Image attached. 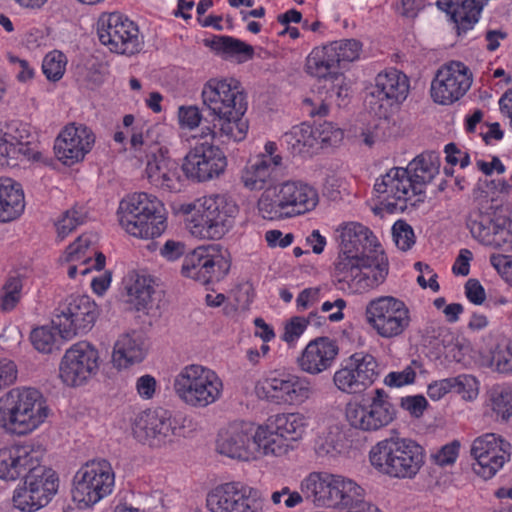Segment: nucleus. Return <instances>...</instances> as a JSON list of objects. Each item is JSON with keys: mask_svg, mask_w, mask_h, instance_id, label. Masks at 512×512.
<instances>
[{"mask_svg": "<svg viewBox=\"0 0 512 512\" xmlns=\"http://www.w3.org/2000/svg\"><path fill=\"white\" fill-rule=\"evenodd\" d=\"M45 447L35 441H17L0 447V480L14 483L11 504L19 512H37L58 494L60 478L43 465Z\"/></svg>", "mask_w": 512, "mask_h": 512, "instance_id": "obj_1", "label": "nucleus"}, {"mask_svg": "<svg viewBox=\"0 0 512 512\" xmlns=\"http://www.w3.org/2000/svg\"><path fill=\"white\" fill-rule=\"evenodd\" d=\"M334 233L340 247L335 275L341 289L357 295L383 284L389 263L374 233L357 221L340 223Z\"/></svg>", "mask_w": 512, "mask_h": 512, "instance_id": "obj_2", "label": "nucleus"}, {"mask_svg": "<svg viewBox=\"0 0 512 512\" xmlns=\"http://www.w3.org/2000/svg\"><path fill=\"white\" fill-rule=\"evenodd\" d=\"M122 124L129 135V158L134 165L144 168L148 182L162 191H181L183 179L178 163L161 144L162 127L149 124L143 118H135L132 114L125 115Z\"/></svg>", "mask_w": 512, "mask_h": 512, "instance_id": "obj_3", "label": "nucleus"}, {"mask_svg": "<svg viewBox=\"0 0 512 512\" xmlns=\"http://www.w3.org/2000/svg\"><path fill=\"white\" fill-rule=\"evenodd\" d=\"M203 106L212 117L201 128V137L239 143L246 139L249 122L244 117L247 100L239 80L234 77L211 78L201 91Z\"/></svg>", "mask_w": 512, "mask_h": 512, "instance_id": "obj_4", "label": "nucleus"}, {"mask_svg": "<svg viewBox=\"0 0 512 512\" xmlns=\"http://www.w3.org/2000/svg\"><path fill=\"white\" fill-rule=\"evenodd\" d=\"M53 411L44 394L35 387H14L0 396V433L27 437L44 427Z\"/></svg>", "mask_w": 512, "mask_h": 512, "instance_id": "obj_5", "label": "nucleus"}, {"mask_svg": "<svg viewBox=\"0 0 512 512\" xmlns=\"http://www.w3.org/2000/svg\"><path fill=\"white\" fill-rule=\"evenodd\" d=\"M188 233L199 240H220L231 231L239 214L235 199L227 193H211L180 204Z\"/></svg>", "mask_w": 512, "mask_h": 512, "instance_id": "obj_6", "label": "nucleus"}, {"mask_svg": "<svg viewBox=\"0 0 512 512\" xmlns=\"http://www.w3.org/2000/svg\"><path fill=\"white\" fill-rule=\"evenodd\" d=\"M370 468L390 480H414L426 463V451L415 439L390 436L377 441L367 453Z\"/></svg>", "mask_w": 512, "mask_h": 512, "instance_id": "obj_7", "label": "nucleus"}, {"mask_svg": "<svg viewBox=\"0 0 512 512\" xmlns=\"http://www.w3.org/2000/svg\"><path fill=\"white\" fill-rule=\"evenodd\" d=\"M319 201V192L312 183L290 178L262 192L257 199L256 210L264 220L282 221L313 212Z\"/></svg>", "mask_w": 512, "mask_h": 512, "instance_id": "obj_8", "label": "nucleus"}, {"mask_svg": "<svg viewBox=\"0 0 512 512\" xmlns=\"http://www.w3.org/2000/svg\"><path fill=\"white\" fill-rule=\"evenodd\" d=\"M168 217L165 203L155 194L143 191L124 196L116 210L119 227L130 237L145 241L165 233Z\"/></svg>", "mask_w": 512, "mask_h": 512, "instance_id": "obj_9", "label": "nucleus"}, {"mask_svg": "<svg viewBox=\"0 0 512 512\" xmlns=\"http://www.w3.org/2000/svg\"><path fill=\"white\" fill-rule=\"evenodd\" d=\"M172 388L175 397L185 406L205 409L223 398L225 385L214 369L200 363H189L177 370Z\"/></svg>", "mask_w": 512, "mask_h": 512, "instance_id": "obj_10", "label": "nucleus"}, {"mask_svg": "<svg viewBox=\"0 0 512 512\" xmlns=\"http://www.w3.org/2000/svg\"><path fill=\"white\" fill-rule=\"evenodd\" d=\"M116 484L115 471L105 459L82 464L71 480V498L80 510H89L110 496Z\"/></svg>", "mask_w": 512, "mask_h": 512, "instance_id": "obj_11", "label": "nucleus"}, {"mask_svg": "<svg viewBox=\"0 0 512 512\" xmlns=\"http://www.w3.org/2000/svg\"><path fill=\"white\" fill-rule=\"evenodd\" d=\"M254 393L271 405L300 407L314 397L315 389L312 380L306 376L273 370L255 383Z\"/></svg>", "mask_w": 512, "mask_h": 512, "instance_id": "obj_12", "label": "nucleus"}, {"mask_svg": "<svg viewBox=\"0 0 512 512\" xmlns=\"http://www.w3.org/2000/svg\"><path fill=\"white\" fill-rule=\"evenodd\" d=\"M364 320L378 337L392 340L410 329L413 316L404 300L393 295H378L367 301Z\"/></svg>", "mask_w": 512, "mask_h": 512, "instance_id": "obj_13", "label": "nucleus"}, {"mask_svg": "<svg viewBox=\"0 0 512 512\" xmlns=\"http://www.w3.org/2000/svg\"><path fill=\"white\" fill-rule=\"evenodd\" d=\"M396 412L390 396L382 388L350 399L344 406L343 417L348 426L361 432H376L391 424Z\"/></svg>", "mask_w": 512, "mask_h": 512, "instance_id": "obj_14", "label": "nucleus"}, {"mask_svg": "<svg viewBox=\"0 0 512 512\" xmlns=\"http://www.w3.org/2000/svg\"><path fill=\"white\" fill-rule=\"evenodd\" d=\"M216 449L222 455L241 461L269 457L260 424L250 422H232L223 427L218 433Z\"/></svg>", "mask_w": 512, "mask_h": 512, "instance_id": "obj_15", "label": "nucleus"}, {"mask_svg": "<svg viewBox=\"0 0 512 512\" xmlns=\"http://www.w3.org/2000/svg\"><path fill=\"white\" fill-rule=\"evenodd\" d=\"M310 425V418L300 411L280 412L260 424L269 457H283L301 441Z\"/></svg>", "mask_w": 512, "mask_h": 512, "instance_id": "obj_16", "label": "nucleus"}, {"mask_svg": "<svg viewBox=\"0 0 512 512\" xmlns=\"http://www.w3.org/2000/svg\"><path fill=\"white\" fill-rule=\"evenodd\" d=\"M98 306L87 295H71L55 309L52 323L61 339L69 341L87 334L98 317Z\"/></svg>", "mask_w": 512, "mask_h": 512, "instance_id": "obj_17", "label": "nucleus"}, {"mask_svg": "<svg viewBox=\"0 0 512 512\" xmlns=\"http://www.w3.org/2000/svg\"><path fill=\"white\" fill-rule=\"evenodd\" d=\"M180 431L176 417L162 407L140 411L131 420L133 437L152 448H161L171 443Z\"/></svg>", "mask_w": 512, "mask_h": 512, "instance_id": "obj_18", "label": "nucleus"}, {"mask_svg": "<svg viewBox=\"0 0 512 512\" xmlns=\"http://www.w3.org/2000/svg\"><path fill=\"white\" fill-rule=\"evenodd\" d=\"M99 350L89 342L80 341L69 347L60 359L58 378L68 388L86 386L99 372Z\"/></svg>", "mask_w": 512, "mask_h": 512, "instance_id": "obj_19", "label": "nucleus"}, {"mask_svg": "<svg viewBox=\"0 0 512 512\" xmlns=\"http://www.w3.org/2000/svg\"><path fill=\"white\" fill-rule=\"evenodd\" d=\"M374 189L389 212L404 211L424 200L420 186L415 184L404 167H394L376 179Z\"/></svg>", "mask_w": 512, "mask_h": 512, "instance_id": "obj_20", "label": "nucleus"}, {"mask_svg": "<svg viewBox=\"0 0 512 512\" xmlns=\"http://www.w3.org/2000/svg\"><path fill=\"white\" fill-rule=\"evenodd\" d=\"M473 473L483 480H490L511 461V443L497 433H484L471 444Z\"/></svg>", "mask_w": 512, "mask_h": 512, "instance_id": "obj_21", "label": "nucleus"}, {"mask_svg": "<svg viewBox=\"0 0 512 512\" xmlns=\"http://www.w3.org/2000/svg\"><path fill=\"white\" fill-rule=\"evenodd\" d=\"M409 80L405 74L390 69L379 73L365 102L371 112L387 118L408 96Z\"/></svg>", "mask_w": 512, "mask_h": 512, "instance_id": "obj_22", "label": "nucleus"}, {"mask_svg": "<svg viewBox=\"0 0 512 512\" xmlns=\"http://www.w3.org/2000/svg\"><path fill=\"white\" fill-rule=\"evenodd\" d=\"M379 376V364L370 353L358 351L346 358L333 374V384L342 393L365 391Z\"/></svg>", "mask_w": 512, "mask_h": 512, "instance_id": "obj_23", "label": "nucleus"}, {"mask_svg": "<svg viewBox=\"0 0 512 512\" xmlns=\"http://www.w3.org/2000/svg\"><path fill=\"white\" fill-rule=\"evenodd\" d=\"M227 167L228 158L223 149L208 142L199 143L191 148L181 165L186 178L197 183L220 178Z\"/></svg>", "mask_w": 512, "mask_h": 512, "instance_id": "obj_24", "label": "nucleus"}, {"mask_svg": "<svg viewBox=\"0 0 512 512\" xmlns=\"http://www.w3.org/2000/svg\"><path fill=\"white\" fill-rule=\"evenodd\" d=\"M283 164L274 141H266L263 151L251 155L239 173L241 185L248 191H265L275 185V172Z\"/></svg>", "mask_w": 512, "mask_h": 512, "instance_id": "obj_25", "label": "nucleus"}, {"mask_svg": "<svg viewBox=\"0 0 512 512\" xmlns=\"http://www.w3.org/2000/svg\"><path fill=\"white\" fill-rule=\"evenodd\" d=\"M97 31L100 42L111 52L131 55L141 48L138 27L121 13L101 15Z\"/></svg>", "mask_w": 512, "mask_h": 512, "instance_id": "obj_26", "label": "nucleus"}, {"mask_svg": "<svg viewBox=\"0 0 512 512\" xmlns=\"http://www.w3.org/2000/svg\"><path fill=\"white\" fill-rule=\"evenodd\" d=\"M230 269V260L219 245L199 246L188 253L181 272L186 278L206 284L222 279Z\"/></svg>", "mask_w": 512, "mask_h": 512, "instance_id": "obj_27", "label": "nucleus"}, {"mask_svg": "<svg viewBox=\"0 0 512 512\" xmlns=\"http://www.w3.org/2000/svg\"><path fill=\"white\" fill-rule=\"evenodd\" d=\"M472 74L462 62L451 61L436 72L430 87L432 100L440 105H452L471 88Z\"/></svg>", "mask_w": 512, "mask_h": 512, "instance_id": "obj_28", "label": "nucleus"}, {"mask_svg": "<svg viewBox=\"0 0 512 512\" xmlns=\"http://www.w3.org/2000/svg\"><path fill=\"white\" fill-rule=\"evenodd\" d=\"M96 136L91 128L82 123H68L61 128L54 141L56 159L71 167L82 162L92 151Z\"/></svg>", "mask_w": 512, "mask_h": 512, "instance_id": "obj_29", "label": "nucleus"}, {"mask_svg": "<svg viewBox=\"0 0 512 512\" xmlns=\"http://www.w3.org/2000/svg\"><path fill=\"white\" fill-rule=\"evenodd\" d=\"M97 241L98 237L95 234H82L60 256L59 262L66 266L67 274L71 279L86 275L92 269L101 270L104 267L105 257L98 253Z\"/></svg>", "mask_w": 512, "mask_h": 512, "instance_id": "obj_30", "label": "nucleus"}, {"mask_svg": "<svg viewBox=\"0 0 512 512\" xmlns=\"http://www.w3.org/2000/svg\"><path fill=\"white\" fill-rule=\"evenodd\" d=\"M30 136L31 128L26 123L14 122L0 128V167L14 165L21 156L33 162L43 159L40 151L27 146Z\"/></svg>", "mask_w": 512, "mask_h": 512, "instance_id": "obj_31", "label": "nucleus"}, {"mask_svg": "<svg viewBox=\"0 0 512 512\" xmlns=\"http://www.w3.org/2000/svg\"><path fill=\"white\" fill-rule=\"evenodd\" d=\"M351 95V81L342 73L324 79L323 85L312 96L304 99L303 105L308 115L325 116L332 103L337 106L346 104Z\"/></svg>", "mask_w": 512, "mask_h": 512, "instance_id": "obj_32", "label": "nucleus"}, {"mask_svg": "<svg viewBox=\"0 0 512 512\" xmlns=\"http://www.w3.org/2000/svg\"><path fill=\"white\" fill-rule=\"evenodd\" d=\"M339 353L335 340L321 336L310 340L297 358L299 369L312 376L332 368Z\"/></svg>", "mask_w": 512, "mask_h": 512, "instance_id": "obj_33", "label": "nucleus"}, {"mask_svg": "<svg viewBox=\"0 0 512 512\" xmlns=\"http://www.w3.org/2000/svg\"><path fill=\"white\" fill-rule=\"evenodd\" d=\"M468 227L474 239L485 246L512 251V220L492 221L488 217L470 220Z\"/></svg>", "mask_w": 512, "mask_h": 512, "instance_id": "obj_34", "label": "nucleus"}, {"mask_svg": "<svg viewBox=\"0 0 512 512\" xmlns=\"http://www.w3.org/2000/svg\"><path fill=\"white\" fill-rule=\"evenodd\" d=\"M149 275L129 271L123 278V288L127 303L137 312L148 316H156L157 307L153 299V285Z\"/></svg>", "mask_w": 512, "mask_h": 512, "instance_id": "obj_35", "label": "nucleus"}, {"mask_svg": "<svg viewBox=\"0 0 512 512\" xmlns=\"http://www.w3.org/2000/svg\"><path fill=\"white\" fill-rule=\"evenodd\" d=\"M145 337L136 331L123 333L114 342L111 362L118 371L128 370L140 364L147 356Z\"/></svg>", "mask_w": 512, "mask_h": 512, "instance_id": "obj_36", "label": "nucleus"}, {"mask_svg": "<svg viewBox=\"0 0 512 512\" xmlns=\"http://www.w3.org/2000/svg\"><path fill=\"white\" fill-rule=\"evenodd\" d=\"M351 441L339 424H331L318 433L314 442L317 457L336 462L349 455Z\"/></svg>", "mask_w": 512, "mask_h": 512, "instance_id": "obj_37", "label": "nucleus"}, {"mask_svg": "<svg viewBox=\"0 0 512 512\" xmlns=\"http://www.w3.org/2000/svg\"><path fill=\"white\" fill-rule=\"evenodd\" d=\"M25 209V194L22 185L9 177H0V222L19 218Z\"/></svg>", "mask_w": 512, "mask_h": 512, "instance_id": "obj_38", "label": "nucleus"}, {"mask_svg": "<svg viewBox=\"0 0 512 512\" xmlns=\"http://www.w3.org/2000/svg\"><path fill=\"white\" fill-rule=\"evenodd\" d=\"M482 0H437V6L445 12L459 30H468L478 22Z\"/></svg>", "mask_w": 512, "mask_h": 512, "instance_id": "obj_39", "label": "nucleus"}, {"mask_svg": "<svg viewBox=\"0 0 512 512\" xmlns=\"http://www.w3.org/2000/svg\"><path fill=\"white\" fill-rule=\"evenodd\" d=\"M306 70L308 74L323 80L341 72L336 52L330 43L316 47L309 53Z\"/></svg>", "mask_w": 512, "mask_h": 512, "instance_id": "obj_40", "label": "nucleus"}, {"mask_svg": "<svg viewBox=\"0 0 512 512\" xmlns=\"http://www.w3.org/2000/svg\"><path fill=\"white\" fill-rule=\"evenodd\" d=\"M282 140L295 155L312 156L318 152L314 127L307 123L293 126L283 134Z\"/></svg>", "mask_w": 512, "mask_h": 512, "instance_id": "obj_41", "label": "nucleus"}, {"mask_svg": "<svg viewBox=\"0 0 512 512\" xmlns=\"http://www.w3.org/2000/svg\"><path fill=\"white\" fill-rule=\"evenodd\" d=\"M440 161L433 153H423L415 157L404 169L409 172L411 178L420 186L425 196V188L439 173Z\"/></svg>", "mask_w": 512, "mask_h": 512, "instance_id": "obj_42", "label": "nucleus"}, {"mask_svg": "<svg viewBox=\"0 0 512 512\" xmlns=\"http://www.w3.org/2000/svg\"><path fill=\"white\" fill-rule=\"evenodd\" d=\"M486 405L496 421L512 424V386L493 387L488 394Z\"/></svg>", "mask_w": 512, "mask_h": 512, "instance_id": "obj_43", "label": "nucleus"}, {"mask_svg": "<svg viewBox=\"0 0 512 512\" xmlns=\"http://www.w3.org/2000/svg\"><path fill=\"white\" fill-rule=\"evenodd\" d=\"M212 48L226 59L244 63L254 56V48L239 39L230 36L215 37Z\"/></svg>", "mask_w": 512, "mask_h": 512, "instance_id": "obj_44", "label": "nucleus"}, {"mask_svg": "<svg viewBox=\"0 0 512 512\" xmlns=\"http://www.w3.org/2000/svg\"><path fill=\"white\" fill-rule=\"evenodd\" d=\"M263 497L259 489L238 481L230 512H261Z\"/></svg>", "mask_w": 512, "mask_h": 512, "instance_id": "obj_45", "label": "nucleus"}, {"mask_svg": "<svg viewBox=\"0 0 512 512\" xmlns=\"http://www.w3.org/2000/svg\"><path fill=\"white\" fill-rule=\"evenodd\" d=\"M480 364L494 372L509 374L512 372V341L499 343L481 357Z\"/></svg>", "mask_w": 512, "mask_h": 512, "instance_id": "obj_46", "label": "nucleus"}, {"mask_svg": "<svg viewBox=\"0 0 512 512\" xmlns=\"http://www.w3.org/2000/svg\"><path fill=\"white\" fill-rule=\"evenodd\" d=\"M237 486L238 481H231L210 489L206 495L207 510L209 512H230Z\"/></svg>", "mask_w": 512, "mask_h": 512, "instance_id": "obj_47", "label": "nucleus"}, {"mask_svg": "<svg viewBox=\"0 0 512 512\" xmlns=\"http://www.w3.org/2000/svg\"><path fill=\"white\" fill-rule=\"evenodd\" d=\"M61 338L53 323L35 327L30 333L32 346L40 353L49 354L58 347Z\"/></svg>", "mask_w": 512, "mask_h": 512, "instance_id": "obj_48", "label": "nucleus"}, {"mask_svg": "<svg viewBox=\"0 0 512 512\" xmlns=\"http://www.w3.org/2000/svg\"><path fill=\"white\" fill-rule=\"evenodd\" d=\"M315 315V313H310L307 318L293 316L284 320L279 335L281 341L289 347H295Z\"/></svg>", "mask_w": 512, "mask_h": 512, "instance_id": "obj_49", "label": "nucleus"}, {"mask_svg": "<svg viewBox=\"0 0 512 512\" xmlns=\"http://www.w3.org/2000/svg\"><path fill=\"white\" fill-rule=\"evenodd\" d=\"M453 392L463 401L474 402L480 394V380L473 374L462 373L452 377Z\"/></svg>", "mask_w": 512, "mask_h": 512, "instance_id": "obj_50", "label": "nucleus"}, {"mask_svg": "<svg viewBox=\"0 0 512 512\" xmlns=\"http://www.w3.org/2000/svg\"><path fill=\"white\" fill-rule=\"evenodd\" d=\"M318 151L338 147L344 139V131L332 122H322L314 127Z\"/></svg>", "mask_w": 512, "mask_h": 512, "instance_id": "obj_51", "label": "nucleus"}, {"mask_svg": "<svg viewBox=\"0 0 512 512\" xmlns=\"http://www.w3.org/2000/svg\"><path fill=\"white\" fill-rule=\"evenodd\" d=\"M328 470H312L306 473L299 482V489L303 492L304 501L315 506L317 497L323 488Z\"/></svg>", "mask_w": 512, "mask_h": 512, "instance_id": "obj_52", "label": "nucleus"}, {"mask_svg": "<svg viewBox=\"0 0 512 512\" xmlns=\"http://www.w3.org/2000/svg\"><path fill=\"white\" fill-rule=\"evenodd\" d=\"M67 58L58 50L49 52L43 59L42 70L50 81L60 80L66 70Z\"/></svg>", "mask_w": 512, "mask_h": 512, "instance_id": "obj_53", "label": "nucleus"}, {"mask_svg": "<svg viewBox=\"0 0 512 512\" xmlns=\"http://www.w3.org/2000/svg\"><path fill=\"white\" fill-rule=\"evenodd\" d=\"M23 282L20 277H10L4 284L0 296V307L4 311L13 310L22 297Z\"/></svg>", "mask_w": 512, "mask_h": 512, "instance_id": "obj_54", "label": "nucleus"}, {"mask_svg": "<svg viewBox=\"0 0 512 512\" xmlns=\"http://www.w3.org/2000/svg\"><path fill=\"white\" fill-rule=\"evenodd\" d=\"M84 213L78 208H71L62 213L55 221L57 238L63 240L83 221Z\"/></svg>", "mask_w": 512, "mask_h": 512, "instance_id": "obj_55", "label": "nucleus"}, {"mask_svg": "<svg viewBox=\"0 0 512 512\" xmlns=\"http://www.w3.org/2000/svg\"><path fill=\"white\" fill-rule=\"evenodd\" d=\"M177 124L181 131L196 130L203 119L201 110L196 105H181L177 109Z\"/></svg>", "mask_w": 512, "mask_h": 512, "instance_id": "obj_56", "label": "nucleus"}, {"mask_svg": "<svg viewBox=\"0 0 512 512\" xmlns=\"http://www.w3.org/2000/svg\"><path fill=\"white\" fill-rule=\"evenodd\" d=\"M461 446L457 439L444 444L431 454L432 462L443 468L453 466L459 457Z\"/></svg>", "mask_w": 512, "mask_h": 512, "instance_id": "obj_57", "label": "nucleus"}, {"mask_svg": "<svg viewBox=\"0 0 512 512\" xmlns=\"http://www.w3.org/2000/svg\"><path fill=\"white\" fill-rule=\"evenodd\" d=\"M445 358L450 362H455L463 367H468L473 363L472 347L467 341H455L445 347Z\"/></svg>", "mask_w": 512, "mask_h": 512, "instance_id": "obj_58", "label": "nucleus"}, {"mask_svg": "<svg viewBox=\"0 0 512 512\" xmlns=\"http://www.w3.org/2000/svg\"><path fill=\"white\" fill-rule=\"evenodd\" d=\"M421 365L417 361H413L402 371L389 372L383 379V383L390 388H401L414 383L417 370Z\"/></svg>", "mask_w": 512, "mask_h": 512, "instance_id": "obj_59", "label": "nucleus"}, {"mask_svg": "<svg viewBox=\"0 0 512 512\" xmlns=\"http://www.w3.org/2000/svg\"><path fill=\"white\" fill-rule=\"evenodd\" d=\"M378 117L379 119L367 123L361 129L360 139L368 147L375 145L386 137L387 120L385 117Z\"/></svg>", "mask_w": 512, "mask_h": 512, "instance_id": "obj_60", "label": "nucleus"}, {"mask_svg": "<svg viewBox=\"0 0 512 512\" xmlns=\"http://www.w3.org/2000/svg\"><path fill=\"white\" fill-rule=\"evenodd\" d=\"M336 52L341 68L345 63L358 59L360 54V44L356 40H344L330 43Z\"/></svg>", "mask_w": 512, "mask_h": 512, "instance_id": "obj_61", "label": "nucleus"}, {"mask_svg": "<svg viewBox=\"0 0 512 512\" xmlns=\"http://www.w3.org/2000/svg\"><path fill=\"white\" fill-rule=\"evenodd\" d=\"M392 234L396 246L402 251L409 250L415 243L413 229L405 221H396L392 227Z\"/></svg>", "mask_w": 512, "mask_h": 512, "instance_id": "obj_62", "label": "nucleus"}, {"mask_svg": "<svg viewBox=\"0 0 512 512\" xmlns=\"http://www.w3.org/2000/svg\"><path fill=\"white\" fill-rule=\"evenodd\" d=\"M159 389L158 381L150 374L142 375L135 381V391L139 398L144 401L153 399Z\"/></svg>", "mask_w": 512, "mask_h": 512, "instance_id": "obj_63", "label": "nucleus"}, {"mask_svg": "<svg viewBox=\"0 0 512 512\" xmlns=\"http://www.w3.org/2000/svg\"><path fill=\"white\" fill-rule=\"evenodd\" d=\"M490 264L501 279L512 287V255L493 253L490 256Z\"/></svg>", "mask_w": 512, "mask_h": 512, "instance_id": "obj_64", "label": "nucleus"}]
</instances>
